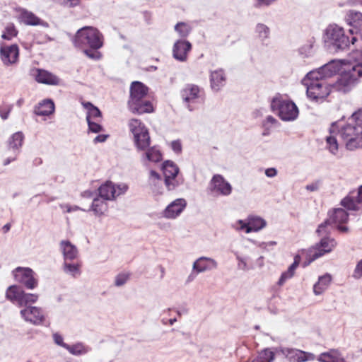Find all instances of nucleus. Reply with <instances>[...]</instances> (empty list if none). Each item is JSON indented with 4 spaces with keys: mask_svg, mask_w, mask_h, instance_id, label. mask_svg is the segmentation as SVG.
<instances>
[{
    "mask_svg": "<svg viewBox=\"0 0 362 362\" xmlns=\"http://www.w3.org/2000/svg\"><path fill=\"white\" fill-rule=\"evenodd\" d=\"M337 129L345 142L346 149L353 151L362 148V108L354 112L346 122H335L331 132Z\"/></svg>",
    "mask_w": 362,
    "mask_h": 362,
    "instance_id": "obj_1",
    "label": "nucleus"
},
{
    "mask_svg": "<svg viewBox=\"0 0 362 362\" xmlns=\"http://www.w3.org/2000/svg\"><path fill=\"white\" fill-rule=\"evenodd\" d=\"M306 87L308 98L315 102L323 101L331 93V85L322 78L318 71H311L302 80Z\"/></svg>",
    "mask_w": 362,
    "mask_h": 362,
    "instance_id": "obj_2",
    "label": "nucleus"
},
{
    "mask_svg": "<svg viewBox=\"0 0 362 362\" xmlns=\"http://www.w3.org/2000/svg\"><path fill=\"white\" fill-rule=\"evenodd\" d=\"M147 90V88L141 82L132 83L128 105L133 113L141 115L153 111L151 103L146 98Z\"/></svg>",
    "mask_w": 362,
    "mask_h": 362,
    "instance_id": "obj_3",
    "label": "nucleus"
},
{
    "mask_svg": "<svg viewBox=\"0 0 362 362\" xmlns=\"http://www.w3.org/2000/svg\"><path fill=\"white\" fill-rule=\"evenodd\" d=\"M74 43L80 48L89 47L93 49H98L103 45V36L95 28L83 27L77 31Z\"/></svg>",
    "mask_w": 362,
    "mask_h": 362,
    "instance_id": "obj_4",
    "label": "nucleus"
},
{
    "mask_svg": "<svg viewBox=\"0 0 362 362\" xmlns=\"http://www.w3.org/2000/svg\"><path fill=\"white\" fill-rule=\"evenodd\" d=\"M348 217L349 215L344 209L341 208L335 209L329 213V218L318 226L317 233L320 235H326L330 233L332 227H337L339 231L346 233L349 229L342 224L348 221Z\"/></svg>",
    "mask_w": 362,
    "mask_h": 362,
    "instance_id": "obj_5",
    "label": "nucleus"
},
{
    "mask_svg": "<svg viewBox=\"0 0 362 362\" xmlns=\"http://www.w3.org/2000/svg\"><path fill=\"white\" fill-rule=\"evenodd\" d=\"M271 107L284 121L295 120L298 115V109L296 104L290 100L284 99L280 95L272 99Z\"/></svg>",
    "mask_w": 362,
    "mask_h": 362,
    "instance_id": "obj_6",
    "label": "nucleus"
},
{
    "mask_svg": "<svg viewBox=\"0 0 362 362\" xmlns=\"http://www.w3.org/2000/svg\"><path fill=\"white\" fill-rule=\"evenodd\" d=\"M128 127L133 134L134 143L137 151H144L151 144V138L146 126L137 119H131Z\"/></svg>",
    "mask_w": 362,
    "mask_h": 362,
    "instance_id": "obj_7",
    "label": "nucleus"
},
{
    "mask_svg": "<svg viewBox=\"0 0 362 362\" xmlns=\"http://www.w3.org/2000/svg\"><path fill=\"white\" fill-rule=\"evenodd\" d=\"M362 77V71H353L351 69L344 66V69L340 73L338 80L331 85L332 90L347 93L358 82Z\"/></svg>",
    "mask_w": 362,
    "mask_h": 362,
    "instance_id": "obj_8",
    "label": "nucleus"
},
{
    "mask_svg": "<svg viewBox=\"0 0 362 362\" xmlns=\"http://www.w3.org/2000/svg\"><path fill=\"white\" fill-rule=\"evenodd\" d=\"M362 77V71H353L351 69L344 66V69L340 73L338 80L331 85L332 90L347 93L358 82Z\"/></svg>",
    "mask_w": 362,
    "mask_h": 362,
    "instance_id": "obj_9",
    "label": "nucleus"
},
{
    "mask_svg": "<svg viewBox=\"0 0 362 362\" xmlns=\"http://www.w3.org/2000/svg\"><path fill=\"white\" fill-rule=\"evenodd\" d=\"M6 298L12 303L19 307H23L36 303L38 300V295L25 293L21 287L12 285L6 289Z\"/></svg>",
    "mask_w": 362,
    "mask_h": 362,
    "instance_id": "obj_10",
    "label": "nucleus"
},
{
    "mask_svg": "<svg viewBox=\"0 0 362 362\" xmlns=\"http://www.w3.org/2000/svg\"><path fill=\"white\" fill-rule=\"evenodd\" d=\"M181 97L186 107L192 111L204 103V93L198 86L187 84L182 90Z\"/></svg>",
    "mask_w": 362,
    "mask_h": 362,
    "instance_id": "obj_11",
    "label": "nucleus"
},
{
    "mask_svg": "<svg viewBox=\"0 0 362 362\" xmlns=\"http://www.w3.org/2000/svg\"><path fill=\"white\" fill-rule=\"evenodd\" d=\"M325 40L336 49H344L349 47L350 40L344 35L342 28L337 25H330L325 30Z\"/></svg>",
    "mask_w": 362,
    "mask_h": 362,
    "instance_id": "obj_12",
    "label": "nucleus"
},
{
    "mask_svg": "<svg viewBox=\"0 0 362 362\" xmlns=\"http://www.w3.org/2000/svg\"><path fill=\"white\" fill-rule=\"evenodd\" d=\"M337 242L334 238L329 237L322 238L319 243L316 244L314 247L310 248L308 250H303L302 252H306L308 257V262L304 263V266H308L313 261L329 253L336 247Z\"/></svg>",
    "mask_w": 362,
    "mask_h": 362,
    "instance_id": "obj_13",
    "label": "nucleus"
},
{
    "mask_svg": "<svg viewBox=\"0 0 362 362\" xmlns=\"http://www.w3.org/2000/svg\"><path fill=\"white\" fill-rule=\"evenodd\" d=\"M81 104L87 110L86 120L88 131L95 134L103 132V127L101 125L103 116L100 110L90 102H82Z\"/></svg>",
    "mask_w": 362,
    "mask_h": 362,
    "instance_id": "obj_14",
    "label": "nucleus"
},
{
    "mask_svg": "<svg viewBox=\"0 0 362 362\" xmlns=\"http://www.w3.org/2000/svg\"><path fill=\"white\" fill-rule=\"evenodd\" d=\"M267 226V222L262 218L251 215L245 220H238L234 225V228L238 231H244L245 233L258 232Z\"/></svg>",
    "mask_w": 362,
    "mask_h": 362,
    "instance_id": "obj_15",
    "label": "nucleus"
},
{
    "mask_svg": "<svg viewBox=\"0 0 362 362\" xmlns=\"http://www.w3.org/2000/svg\"><path fill=\"white\" fill-rule=\"evenodd\" d=\"M232 189L231 185L219 174L214 175L209 184V192L216 196H229Z\"/></svg>",
    "mask_w": 362,
    "mask_h": 362,
    "instance_id": "obj_16",
    "label": "nucleus"
},
{
    "mask_svg": "<svg viewBox=\"0 0 362 362\" xmlns=\"http://www.w3.org/2000/svg\"><path fill=\"white\" fill-rule=\"evenodd\" d=\"M128 189V186L124 183L115 185L112 182H106L99 188L100 197L105 200H113L116 197L124 194Z\"/></svg>",
    "mask_w": 362,
    "mask_h": 362,
    "instance_id": "obj_17",
    "label": "nucleus"
},
{
    "mask_svg": "<svg viewBox=\"0 0 362 362\" xmlns=\"http://www.w3.org/2000/svg\"><path fill=\"white\" fill-rule=\"evenodd\" d=\"M162 170L165 177V185L168 190H173L180 185L181 182L177 178L179 168L173 162L165 161Z\"/></svg>",
    "mask_w": 362,
    "mask_h": 362,
    "instance_id": "obj_18",
    "label": "nucleus"
},
{
    "mask_svg": "<svg viewBox=\"0 0 362 362\" xmlns=\"http://www.w3.org/2000/svg\"><path fill=\"white\" fill-rule=\"evenodd\" d=\"M19 54V47L16 44L1 43L0 45V59L5 66L16 65L18 62Z\"/></svg>",
    "mask_w": 362,
    "mask_h": 362,
    "instance_id": "obj_19",
    "label": "nucleus"
},
{
    "mask_svg": "<svg viewBox=\"0 0 362 362\" xmlns=\"http://www.w3.org/2000/svg\"><path fill=\"white\" fill-rule=\"evenodd\" d=\"M16 281L23 284L28 289H33L37 286L34 272L28 267H17L13 271Z\"/></svg>",
    "mask_w": 362,
    "mask_h": 362,
    "instance_id": "obj_20",
    "label": "nucleus"
},
{
    "mask_svg": "<svg viewBox=\"0 0 362 362\" xmlns=\"http://www.w3.org/2000/svg\"><path fill=\"white\" fill-rule=\"evenodd\" d=\"M280 351L290 362H308L317 359L314 354L298 349L282 348Z\"/></svg>",
    "mask_w": 362,
    "mask_h": 362,
    "instance_id": "obj_21",
    "label": "nucleus"
},
{
    "mask_svg": "<svg viewBox=\"0 0 362 362\" xmlns=\"http://www.w3.org/2000/svg\"><path fill=\"white\" fill-rule=\"evenodd\" d=\"M23 307L20 314L24 320L35 325H39L44 322L45 315L41 308L32 306L30 304Z\"/></svg>",
    "mask_w": 362,
    "mask_h": 362,
    "instance_id": "obj_22",
    "label": "nucleus"
},
{
    "mask_svg": "<svg viewBox=\"0 0 362 362\" xmlns=\"http://www.w3.org/2000/svg\"><path fill=\"white\" fill-rule=\"evenodd\" d=\"M17 12L19 22L24 25L30 26L40 25L44 28L49 27V23L47 22L40 18L32 11L25 8H20L17 10Z\"/></svg>",
    "mask_w": 362,
    "mask_h": 362,
    "instance_id": "obj_23",
    "label": "nucleus"
},
{
    "mask_svg": "<svg viewBox=\"0 0 362 362\" xmlns=\"http://www.w3.org/2000/svg\"><path fill=\"white\" fill-rule=\"evenodd\" d=\"M345 66H346V61L345 60H332L313 71H318L322 78L326 80L327 78L331 77L337 73H341Z\"/></svg>",
    "mask_w": 362,
    "mask_h": 362,
    "instance_id": "obj_24",
    "label": "nucleus"
},
{
    "mask_svg": "<svg viewBox=\"0 0 362 362\" xmlns=\"http://www.w3.org/2000/svg\"><path fill=\"white\" fill-rule=\"evenodd\" d=\"M187 206V202L183 198L176 199L170 203L162 212V216L167 219H175Z\"/></svg>",
    "mask_w": 362,
    "mask_h": 362,
    "instance_id": "obj_25",
    "label": "nucleus"
},
{
    "mask_svg": "<svg viewBox=\"0 0 362 362\" xmlns=\"http://www.w3.org/2000/svg\"><path fill=\"white\" fill-rule=\"evenodd\" d=\"M341 204L349 210H360L362 208V185L357 191L351 192L341 200Z\"/></svg>",
    "mask_w": 362,
    "mask_h": 362,
    "instance_id": "obj_26",
    "label": "nucleus"
},
{
    "mask_svg": "<svg viewBox=\"0 0 362 362\" xmlns=\"http://www.w3.org/2000/svg\"><path fill=\"white\" fill-rule=\"evenodd\" d=\"M23 139L24 136L21 132L14 133L8 139V150H12L14 152V156L6 158L4 161V165H8L11 161L16 159L19 149L22 146Z\"/></svg>",
    "mask_w": 362,
    "mask_h": 362,
    "instance_id": "obj_27",
    "label": "nucleus"
},
{
    "mask_svg": "<svg viewBox=\"0 0 362 362\" xmlns=\"http://www.w3.org/2000/svg\"><path fill=\"white\" fill-rule=\"evenodd\" d=\"M192 45L186 40H177L173 46V54L175 59L180 62L187 60V54L190 51Z\"/></svg>",
    "mask_w": 362,
    "mask_h": 362,
    "instance_id": "obj_28",
    "label": "nucleus"
},
{
    "mask_svg": "<svg viewBox=\"0 0 362 362\" xmlns=\"http://www.w3.org/2000/svg\"><path fill=\"white\" fill-rule=\"evenodd\" d=\"M217 267L218 263L215 259L207 257H200L193 263L192 269L199 274L215 269Z\"/></svg>",
    "mask_w": 362,
    "mask_h": 362,
    "instance_id": "obj_29",
    "label": "nucleus"
},
{
    "mask_svg": "<svg viewBox=\"0 0 362 362\" xmlns=\"http://www.w3.org/2000/svg\"><path fill=\"white\" fill-rule=\"evenodd\" d=\"M59 246L63 254L64 262L75 261L78 259V250L71 242L69 240H62Z\"/></svg>",
    "mask_w": 362,
    "mask_h": 362,
    "instance_id": "obj_30",
    "label": "nucleus"
},
{
    "mask_svg": "<svg viewBox=\"0 0 362 362\" xmlns=\"http://www.w3.org/2000/svg\"><path fill=\"white\" fill-rule=\"evenodd\" d=\"M36 72L35 77L38 83L52 86L59 84V78L53 74L44 69H37Z\"/></svg>",
    "mask_w": 362,
    "mask_h": 362,
    "instance_id": "obj_31",
    "label": "nucleus"
},
{
    "mask_svg": "<svg viewBox=\"0 0 362 362\" xmlns=\"http://www.w3.org/2000/svg\"><path fill=\"white\" fill-rule=\"evenodd\" d=\"M317 360L320 362H346L342 354L338 349H334L321 353Z\"/></svg>",
    "mask_w": 362,
    "mask_h": 362,
    "instance_id": "obj_32",
    "label": "nucleus"
},
{
    "mask_svg": "<svg viewBox=\"0 0 362 362\" xmlns=\"http://www.w3.org/2000/svg\"><path fill=\"white\" fill-rule=\"evenodd\" d=\"M141 160L146 162L158 163L162 160V153L156 146L146 147V150L141 151Z\"/></svg>",
    "mask_w": 362,
    "mask_h": 362,
    "instance_id": "obj_33",
    "label": "nucleus"
},
{
    "mask_svg": "<svg viewBox=\"0 0 362 362\" xmlns=\"http://www.w3.org/2000/svg\"><path fill=\"white\" fill-rule=\"evenodd\" d=\"M81 267L82 262L79 259L64 262L63 271L66 274L77 278L81 274Z\"/></svg>",
    "mask_w": 362,
    "mask_h": 362,
    "instance_id": "obj_34",
    "label": "nucleus"
},
{
    "mask_svg": "<svg viewBox=\"0 0 362 362\" xmlns=\"http://www.w3.org/2000/svg\"><path fill=\"white\" fill-rule=\"evenodd\" d=\"M108 210V205L106 200L101 197L93 199L90 209L88 210L93 212L94 215L98 217L103 216Z\"/></svg>",
    "mask_w": 362,
    "mask_h": 362,
    "instance_id": "obj_35",
    "label": "nucleus"
},
{
    "mask_svg": "<svg viewBox=\"0 0 362 362\" xmlns=\"http://www.w3.org/2000/svg\"><path fill=\"white\" fill-rule=\"evenodd\" d=\"M332 281V276L325 274L319 276L317 281L313 286V293L315 296L322 295L329 286Z\"/></svg>",
    "mask_w": 362,
    "mask_h": 362,
    "instance_id": "obj_36",
    "label": "nucleus"
},
{
    "mask_svg": "<svg viewBox=\"0 0 362 362\" xmlns=\"http://www.w3.org/2000/svg\"><path fill=\"white\" fill-rule=\"evenodd\" d=\"M334 123V122H333L332 124V125L329 128L330 135L329 136H327V138H326V144H327L326 147L332 154L336 155L337 153L338 149H339V143L337 141V139L335 135L337 134L341 139V141L343 142V144L345 146H346V144H345V142L344 141V140L342 139V138L341 137L338 129H337L334 132H331V129H332Z\"/></svg>",
    "mask_w": 362,
    "mask_h": 362,
    "instance_id": "obj_37",
    "label": "nucleus"
},
{
    "mask_svg": "<svg viewBox=\"0 0 362 362\" xmlns=\"http://www.w3.org/2000/svg\"><path fill=\"white\" fill-rule=\"evenodd\" d=\"M346 21L353 27L350 32L354 34L362 25V13L358 11H349L346 16Z\"/></svg>",
    "mask_w": 362,
    "mask_h": 362,
    "instance_id": "obj_38",
    "label": "nucleus"
},
{
    "mask_svg": "<svg viewBox=\"0 0 362 362\" xmlns=\"http://www.w3.org/2000/svg\"><path fill=\"white\" fill-rule=\"evenodd\" d=\"M300 260V255H296L294 257L293 263L288 268V269L283 272L279 279L278 285L283 286L286 281L291 279L295 273V270L299 264Z\"/></svg>",
    "mask_w": 362,
    "mask_h": 362,
    "instance_id": "obj_39",
    "label": "nucleus"
},
{
    "mask_svg": "<svg viewBox=\"0 0 362 362\" xmlns=\"http://www.w3.org/2000/svg\"><path fill=\"white\" fill-rule=\"evenodd\" d=\"M54 111V104L51 100H45L35 107V112L37 115L47 116Z\"/></svg>",
    "mask_w": 362,
    "mask_h": 362,
    "instance_id": "obj_40",
    "label": "nucleus"
},
{
    "mask_svg": "<svg viewBox=\"0 0 362 362\" xmlns=\"http://www.w3.org/2000/svg\"><path fill=\"white\" fill-rule=\"evenodd\" d=\"M225 76L222 70L212 71L211 74V86L213 90L217 91L223 86Z\"/></svg>",
    "mask_w": 362,
    "mask_h": 362,
    "instance_id": "obj_41",
    "label": "nucleus"
},
{
    "mask_svg": "<svg viewBox=\"0 0 362 362\" xmlns=\"http://www.w3.org/2000/svg\"><path fill=\"white\" fill-rule=\"evenodd\" d=\"M274 358V352L271 349L267 348L259 352L250 362H273Z\"/></svg>",
    "mask_w": 362,
    "mask_h": 362,
    "instance_id": "obj_42",
    "label": "nucleus"
},
{
    "mask_svg": "<svg viewBox=\"0 0 362 362\" xmlns=\"http://www.w3.org/2000/svg\"><path fill=\"white\" fill-rule=\"evenodd\" d=\"M66 350L70 354L78 356L88 353L90 349L83 343L78 342L71 346L68 344Z\"/></svg>",
    "mask_w": 362,
    "mask_h": 362,
    "instance_id": "obj_43",
    "label": "nucleus"
},
{
    "mask_svg": "<svg viewBox=\"0 0 362 362\" xmlns=\"http://www.w3.org/2000/svg\"><path fill=\"white\" fill-rule=\"evenodd\" d=\"M257 37L262 42H264L269 37L270 30L268 26L264 24L259 23L255 28Z\"/></svg>",
    "mask_w": 362,
    "mask_h": 362,
    "instance_id": "obj_44",
    "label": "nucleus"
},
{
    "mask_svg": "<svg viewBox=\"0 0 362 362\" xmlns=\"http://www.w3.org/2000/svg\"><path fill=\"white\" fill-rule=\"evenodd\" d=\"M149 183L154 192L158 194L161 193V192L158 189V186L159 185H162V179L160 175L154 170L150 171Z\"/></svg>",
    "mask_w": 362,
    "mask_h": 362,
    "instance_id": "obj_45",
    "label": "nucleus"
},
{
    "mask_svg": "<svg viewBox=\"0 0 362 362\" xmlns=\"http://www.w3.org/2000/svg\"><path fill=\"white\" fill-rule=\"evenodd\" d=\"M18 31L16 29L15 26L13 24H10L6 27L5 31L2 34L1 37L4 40H10L14 37H16Z\"/></svg>",
    "mask_w": 362,
    "mask_h": 362,
    "instance_id": "obj_46",
    "label": "nucleus"
},
{
    "mask_svg": "<svg viewBox=\"0 0 362 362\" xmlns=\"http://www.w3.org/2000/svg\"><path fill=\"white\" fill-rule=\"evenodd\" d=\"M175 30L181 37H186L190 33L191 28L189 25L185 23H178L175 26Z\"/></svg>",
    "mask_w": 362,
    "mask_h": 362,
    "instance_id": "obj_47",
    "label": "nucleus"
},
{
    "mask_svg": "<svg viewBox=\"0 0 362 362\" xmlns=\"http://www.w3.org/2000/svg\"><path fill=\"white\" fill-rule=\"evenodd\" d=\"M129 276L130 274L128 272H122L118 274L115 276V285L118 287L123 286L129 280Z\"/></svg>",
    "mask_w": 362,
    "mask_h": 362,
    "instance_id": "obj_48",
    "label": "nucleus"
},
{
    "mask_svg": "<svg viewBox=\"0 0 362 362\" xmlns=\"http://www.w3.org/2000/svg\"><path fill=\"white\" fill-rule=\"evenodd\" d=\"M236 259L238 260V267L240 269L247 271L250 269V267L247 264L246 257L237 255Z\"/></svg>",
    "mask_w": 362,
    "mask_h": 362,
    "instance_id": "obj_49",
    "label": "nucleus"
},
{
    "mask_svg": "<svg viewBox=\"0 0 362 362\" xmlns=\"http://www.w3.org/2000/svg\"><path fill=\"white\" fill-rule=\"evenodd\" d=\"M84 53L88 57L92 59L98 60L101 57V54L98 49H93L91 48L90 49H85Z\"/></svg>",
    "mask_w": 362,
    "mask_h": 362,
    "instance_id": "obj_50",
    "label": "nucleus"
},
{
    "mask_svg": "<svg viewBox=\"0 0 362 362\" xmlns=\"http://www.w3.org/2000/svg\"><path fill=\"white\" fill-rule=\"evenodd\" d=\"M12 107L11 105L0 106V117L2 119H8L9 114L11 111Z\"/></svg>",
    "mask_w": 362,
    "mask_h": 362,
    "instance_id": "obj_51",
    "label": "nucleus"
},
{
    "mask_svg": "<svg viewBox=\"0 0 362 362\" xmlns=\"http://www.w3.org/2000/svg\"><path fill=\"white\" fill-rule=\"evenodd\" d=\"M352 276L356 279L362 278V259L356 264Z\"/></svg>",
    "mask_w": 362,
    "mask_h": 362,
    "instance_id": "obj_52",
    "label": "nucleus"
},
{
    "mask_svg": "<svg viewBox=\"0 0 362 362\" xmlns=\"http://www.w3.org/2000/svg\"><path fill=\"white\" fill-rule=\"evenodd\" d=\"M53 339L55 344L66 349L68 344L64 342L62 335L58 333H54L53 334Z\"/></svg>",
    "mask_w": 362,
    "mask_h": 362,
    "instance_id": "obj_53",
    "label": "nucleus"
},
{
    "mask_svg": "<svg viewBox=\"0 0 362 362\" xmlns=\"http://www.w3.org/2000/svg\"><path fill=\"white\" fill-rule=\"evenodd\" d=\"M170 146L173 151L176 153H180L182 151V144L179 140L172 141Z\"/></svg>",
    "mask_w": 362,
    "mask_h": 362,
    "instance_id": "obj_54",
    "label": "nucleus"
},
{
    "mask_svg": "<svg viewBox=\"0 0 362 362\" xmlns=\"http://www.w3.org/2000/svg\"><path fill=\"white\" fill-rule=\"evenodd\" d=\"M61 208L65 212H67V213H70V212L75 211L81 209L80 207H78L77 206H70L69 204H62L61 205Z\"/></svg>",
    "mask_w": 362,
    "mask_h": 362,
    "instance_id": "obj_55",
    "label": "nucleus"
},
{
    "mask_svg": "<svg viewBox=\"0 0 362 362\" xmlns=\"http://www.w3.org/2000/svg\"><path fill=\"white\" fill-rule=\"evenodd\" d=\"M265 175L268 177H274L277 175V170L274 168H267L265 170Z\"/></svg>",
    "mask_w": 362,
    "mask_h": 362,
    "instance_id": "obj_56",
    "label": "nucleus"
},
{
    "mask_svg": "<svg viewBox=\"0 0 362 362\" xmlns=\"http://www.w3.org/2000/svg\"><path fill=\"white\" fill-rule=\"evenodd\" d=\"M108 137V135L105 134H99L93 140V142L95 144L99 143V142H104L106 141L107 138Z\"/></svg>",
    "mask_w": 362,
    "mask_h": 362,
    "instance_id": "obj_57",
    "label": "nucleus"
},
{
    "mask_svg": "<svg viewBox=\"0 0 362 362\" xmlns=\"http://www.w3.org/2000/svg\"><path fill=\"white\" fill-rule=\"evenodd\" d=\"M276 245V242L269 241V242H267V243H265V242L261 243H259V246L261 248L266 249L268 247H273Z\"/></svg>",
    "mask_w": 362,
    "mask_h": 362,
    "instance_id": "obj_58",
    "label": "nucleus"
},
{
    "mask_svg": "<svg viewBox=\"0 0 362 362\" xmlns=\"http://www.w3.org/2000/svg\"><path fill=\"white\" fill-rule=\"evenodd\" d=\"M276 0H257V3L260 6H269Z\"/></svg>",
    "mask_w": 362,
    "mask_h": 362,
    "instance_id": "obj_59",
    "label": "nucleus"
},
{
    "mask_svg": "<svg viewBox=\"0 0 362 362\" xmlns=\"http://www.w3.org/2000/svg\"><path fill=\"white\" fill-rule=\"evenodd\" d=\"M175 322H177V319L176 318H171V319H169V320H167V319H162V323L163 325H167V324H169L170 325H173Z\"/></svg>",
    "mask_w": 362,
    "mask_h": 362,
    "instance_id": "obj_60",
    "label": "nucleus"
},
{
    "mask_svg": "<svg viewBox=\"0 0 362 362\" xmlns=\"http://www.w3.org/2000/svg\"><path fill=\"white\" fill-rule=\"evenodd\" d=\"M176 313L179 317L182 316V315H186L188 313V310L187 308H180L176 310Z\"/></svg>",
    "mask_w": 362,
    "mask_h": 362,
    "instance_id": "obj_61",
    "label": "nucleus"
},
{
    "mask_svg": "<svg viewBox=\"0 0 362 362\" xmlns=\"http://www.w3.org/2000/svg\"><path fill=\"white\" fill-rule=\"evenodd\" d=\"M82 197L90 198L93 197V192L90 190H86L81 194Z\"/></svg>",
    "mask_w": 362,
    "mask_h": 362,
    "instance_id": "obj_62",
    "label": "nucleus"
},
{
    "mask_svg": "<svg viewBox=\"0 0 362 362\" xmlns=\"http://www.w3.org/2000/svg\"><path fill=\"white\" fill-rule=\"evenodd\" d=\"M267 121L271 124H274L276 122V119L272 116H268L267 117Z\"/></svg>",
    "mask_w": 362,
    "mask_h": 362,
    "instance_id": "obj_63",
    "label": "nucleus"
},
{
    "mask_svg": "<svg viewBox=\"0 0 362 362\" xmlns=\"http://www.w3.org/2000/svg\"><path fill=\"white\" fill-rule=\"evenodd\" d=\"M354 33H358L362 40V25H361V27H360L357 30H355Z\"/></svg>",
    "mask_w": 362,
    "mask_h": 362,
    "instance_id": "obj_64",
    "label": "nucleus"
}]
</instances>
